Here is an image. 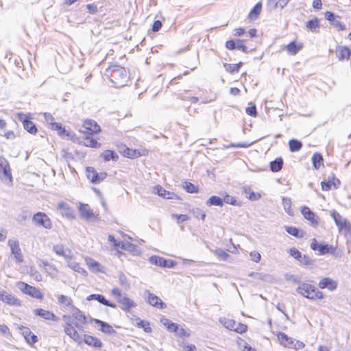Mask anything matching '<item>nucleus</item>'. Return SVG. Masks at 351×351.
<instances>
[{
    "label": "nucleus",
    "instance_id": "obj_19",
    "mask_svg": "<svg viewBox=\"0 0 351 351\" xmlns=\"http://www.w3.org/2000/svg\"><path fill=\"white\" fill-rule=\"evenodd\" d=\"M325 18L335 27H337L339 30L346 29V26L340 22L339 17L335 16L331 12H326L325 13Z\"/></svg>",
    "mask_w": 351,
    "mask_h": 351
},
{
    "label": "nucleus",
    "instance_id": "obj_22",
    "mask_svg": "<svg viewBox=\"0 0 351 351\" xmlns=\"http://www.w3.org/2000/svg\"><path fill=\"white\" fill-rule=\"evenodd\" d=\"M118 302L120 304L121 308L125 311H129L135 306V303L127 297L125 294L122 298L118 299Z\"/></svg>",
    "mask_w": 351,
    "mask_h": 351
},
{
    "label": "nucleus",
    "instance_id": "obj_2",
    "mask_svg": "<svg viewBox=\"0 0 351 351\" xmlns=\"http://www.w3.org/2000/svg\"><path fill=\"white\" fill-rule=\"evenodd\" d=\"M296 291L311 300H321L324 298V294L319 291L315 286L306 282L300 283L296 289Z\"/></svg>",
    "mask_w": 351,
    "mask_h": 351
},
{
    "label": "nucleus",
    "instance_id": "obj_18",
    "mask_svg": "<svg viewBox=\"0 0 351 351\" xmlns=\"http://www.w3.org/2000/svg\"><path fill=\"white\" fill-rule=\"evenodd\" d=\"M147 302L150 305L160 309L166 307V304L159 297L149 292H147Z\"/></svg>",
    "mask_w": 351,
    "mask_h": 351
},
{
    "label": "nucleus",
    "instance_id": "obj_34",
    "mask_svg": "<svg viewBox=\"0 0 351 351\" xmlns=\"http://www.w3.org/2000/svg\"><path fill=\"white\" fill-rule=\"evenodd\" d=\"M119 247L123 250L131 252L134 254L137 252L136 246L130 242L121 241V245Z\"/></svg>",
    "mask_w": 351,
    "mask_h": 351
},
{
    "label": "nucleus",
    "instance_id": "obj_8",
    "mask_svg": "<svg viewBox=\"0 0 351 351\" xmlns=\"http://www.w3.org/2000/svg\"><path fill=\"white\" fill-rule=\"evenodd\" d=\"M64 331L77 344L80 345L83 342V338L69 322H66L64 326Z\"/></svg>",
    "mask_w": 351,
    "mask_h": 351
},
{
    "label": "nucleus",
    "instance_id": "obj_50",
    "mask_svg": "<svg viewBox=\"0 0 351 351\" xmlns=\"http://www.w3.org/2000/svg\"><path fill=\"white\" fill-rule=\"evenodd\" d=\"M97 301H98L99 303L105 305V306H110V307H112V308H116V304H114V303H112V302H110L108 300H106L105 298V297L102 295H100V294H98L97 295V298L96 299Z\"/></svg>",
    "mask_w": 351,
    "mask_h": 351
},
{
    "label": "nucleus",
    "instance_id": "obj_44",
    "mask_svg": "<svg viewBox=\"0 0 351 351\" xmlns=\"http://www.w3.org/2000/svg\"><path fill=\"white\" fill-rule=\"evenodd\" d=\"M289 145L290 151L292 152H295L299 151L302 148V143L298 140L291 139L289 142Z\"/></svg>",
    "mask_w": 351,
    "mask_h": 351
},
{
    "label": "nucleus",
    "instance_id": "obj_62",
    "mask_svg": "<svg viewBox=\"0 0 351 351\" xmlns=\"http://www.w3.org/2000/svg\"><path fill=\"white\" fill-rule=\"evenodd\" d=\"M245 112L251 117H256L257 114L256 106L253 105L246 108Z\"/></svg>",
    "mask_w": 351,
    "mask_h": 351
},
{
    "label": "nucleus",
    "instance_id": "obj_33",
    "mask_svg": "<svg viewBox=\"0 0 351 351\" xmlns=\"http://www.w3.org/2000/svg\"><path fill=\"white\" fill-rule=\"evenodd\" d=\"M219 322L221 324L223 325L227 329L234 331V329L237 326V322L229 318L222 317L219 319Z\"/></svg>",
    "mask_w": 351,
    "mask_h": 351
},
{
    "label": "nucleus",
    "instance_id": "obj_40",
    "mask_svg": "<svg viewBox=\"0 0 351 351\" xmlns=\"http://www.w3.org/2000/svg\"><path fill=\"white\" fill-rule=\"evenodd\" d=\"M154 192L157 193L159 196L162 197L165 199H170L171 197V193L166 191L164 188H162L160 186H156L154 188Z\"/></svg>",
    "mask_w": 351,
    "mask_h": 351
},
{
    "label": "nucleus",
    "instance_id": "obj_28",
    "mask_svg": "<svg viewBox=\"0 0 351 351\" xmlns=\"http://www.w3.org/2000/svg\"><path fill=\"white\" fill-rule=\"evenodd\" d=\"M22 334L24 336L27 342L29 344L35 343L38 341V337L36 335L32 334L30 330L28 328H23Z\"/></svg>",
    "mask_w": 351,
    "mask_h": 351
},
{
    "label": "nucleus",
    "instance_id": "obj_3",
    "mask_svg": "<svg viewBox=\"0 0 351 351\" xmlns=\"http://www.w3.org/2000/svg\"><path fill=\"white\" fill-rule=\"evenodd\" d=\"M16 287L23 293L32 298L36 299H43V293L38 289L36 288L35 287H32L24 282H18L16 283Z\"/></svg>",
    "mask_w": 351,
    "mask_h": 351
},
{
    "label": "nucleus",
    "instance_id": "obj_53",
    "mask_svg": "<svg viewBox=\"0 0 351 351\" xmlns=\"http://www.w3.org/2000/svg\"><path fill=\"white\" fill-rule=\"evenodd\" d=\"M119 284L125 289H128L130 287L126 276L123 274H121L119 278Z\"/></svg>",
    "mask_w": 351,
    "mask_h": 351
},
{
    "label": "nucleus",
    "instance_id": "obj_46",
    "mask_svg": "<svg viewBox=\"0 0 351 351\" xmlns=\"http://www.w3.org/2000/svg\"><path fill=\"white\" fill-rule=\"evenodd\" d=\"M282 206L285 212L289 215H293V210L291 208V200L289 197H282Z\"/></svg>",
    "mask_w": 351,
    "mask_h": 351
},
{
    "label": "nucleus",
    "instance_id": "obj_31",
    "mask_svg": "<svg viewBox=\"0 0 351 351\" xmlns=\"http://www.w3.org/2000/svg\"><path fill=\"white\" fill-rule=\"evenodd\" d=\"M67 265L71 269L79 274H81L84 276H86L87 274L86 271L82 268L77 263L73 261L72 259L67 260Z\"/></svg>",
    "mask_w": 351,
    "mask_h": 351
},
{
    "label": "nucleus",
    "instance_id": "obj_51",
    "mask_svg": "<svg viewBox=\"0 0 351 351\" xmlns=\"http://www.w3.org/2000/svg\"><path fill=\"white\" fill-rule=\"evenodd\" d=\"M58 301L60 304H63L65 306H69L72 304L71 298L64 295H60L58 298Z\"/></svg>",
    "mask_w": 351,
    "mask_h": 351
},
{
    "label": "nucleus",
    "instance_id": "obj_23",
    "mask_svg": "<svg viewBox=\"0 0 351 351\" xmlns=\"http://www.w3.org/2000/svg\"><path fill=\"white\" fill-rule=\"evenodd\" d=\"M83 342H85L87 345L90 346H93L97 348H99L102 346V343L99 339H98L95 337L88 335H84Z\"/></svg>",
    "mask_w": 351,
    "mask_h": 351
},
{
    "label": "nucleus",
    "instance_id": "obj_16",
    "mask_svg": "<svg viewBox=\"0 0 351 351\" xmlns=\"http://www.w3.org/2000/svg\"><path fill=\"white\" fill-rule=\"evenodd\" d=\"M319 287L322 289H328L330 291H334L337 287V282L330 278L326 277L321 279L319 282Z\"/></svg>",
    "mask_w": 351,
    "mask_h": 351
},
{
    "label": "nucleus",
    "instance_id": "obj_17",
    "mask_svg": "<svg viewBox=\"0 0 351 351\" xmlns=\"http://www.w3.org/2000/svg\"><path fill=\"white\" fill-rule=\"evenodd\" d=\"M53 252L58 256L64 257L66 259H72L73 254L69 249H64L63 245L58 244L53 246Z\"/></svg>",
    "mask_w": 351,
    "mask_h": 351
},
{
    "label": "nucleus",
    "instance_id": "obj_64",
    "mask_svg": "<svg viewBox=\"0 0 351 351\" xmlns=\"http://www.w3.org/2000/svg\"><path fill=\"white\" fill-rule=\"evenodd\" d=\"M342 231H343L346 236L351 237V224L350 222H347V223L343 226Z\"/></svg>",
    "mask_w": 351,
    "mask_h": 351
},
{
    "label": "nucleus",
    "instance_id": "obj_47",
    "mask_svg": "<svg viewBox=\"0 0 351 351\" xmlns=\"http://www.w3.org/2000/svg\"><path fill=\"white\" fill-rule=\"evenodd\" d=\"M312 162L315 169H318L323 162V157L319 153H315L312 157Z\"/></svg>",
    "mask_w": 351,
    "mask_h": 351
},
{
    "label": "nucleus",
    "instance_id": "obj_21",
    "mask_svg": "<svg viewBox=\"0 0 351 351\" xmlns=\"http://www.w3.org/2000/svg\"><path fill=\"white\" fill-rule=\"evenodd\" d=\"M330 216L333 218L335 224L339 228V230H343V226L347 223L348 221L343 218L339 213L334 210L331 211Z\"/></svg>",
    "mask_w": 351,
    "mask_h": 351
},
{
    "label": "nucleus",
    "instance_id": "obj_12",
    "mask_svg": "<svg viewBox=\"0 0 351 351\" xmlns=\"http://www.w3.org/2000/svg\"><path fill=\"white\" fill-rule=\"evenodd\" d=\"M0 300L12 306H20L21 301L15 298L13 295L7 293L5 291H0Z\"/></svg>",
    "mask_w": 351,
    "mask_h": 351
},
{
    "label": "nucleus",
    "instance_id": "obj_29",
    "mask_svg": "<svg viewBox=\"0 0 351 351\" xmlns=\"http://www.w3.org/2000/svg\"><path fill=\"white\" fill-rule=\"evenodd\" d=\"M278 339L280 343V344L283 345L285 347L292 348V344L293 343V341L291 337H289L285 333L280 332L278 335Z\"/></svg>",
    "mask_w": 351,
    "mask_h": 351
},
{
    "label": "nucleus",
    "instance_id": "obj_25",
    "mask_svg": "<svg viewBox=\"0 0 351 351\" xmlns=\"http://www.w3.org/2000/svg\"><path fill=\"white\" fill-rule=\"evenodd\" d=\"M95 324H98L100 326V330L101 332L106 334H112L115 332L113 328L109 325L108 323L101 321L99 319H92Z\"/></svg>",
    "mask_w": 351,
    "mask_h": 351
},
{
    "label": "nucleus",
    "instance_id": "obj_45",
    "mask_svg": "<svg viewBox=\"0 0 351 351\" xmlns=\"http://www.w3.org/2000/svg\"><path fill=\"white\" fill-rule=\"evenodd\" d=\"M123 156L130 158H138L141 156L140 152L136 149L125 147L123 152Z\"/></svg>",
    "mask_w": 351,
    "mask_h": 351
},
{
    "label": "nucleus",
    "instance_id": "obj_5",
    "mask_svg": "<svg viewBox=\"0 0 351 351\" xmlns=\"http://www.w3.org/2000/svg\"><path fill=\"white\" fill-rule=\"evenodd\" d=\"M33 222L38 226L43 227L45 229L52 228V222L49 216L43 212H38L32 217Z\"/></svg>",
    "mask_w": 351,
    "mask_h": 351
},
{
    "label": "nucleus",
    "instance_id": "obj_24",
    "mask_svg": "<svg viewBox=\"0 0 351 351\" xmlns=\"http://www.w3.org/2000/svg\"><path fill=\"white\" fill-rule=\"evenodd\" d=\"M85 261L89 269L93 272L103 271V267L99 263H98L95 260L91 258H86Z\"/></svg>",
    "mask_w": 351,
    "mask_h": 351
},
{
    "label": "nucleus",
    "instance_id": "obj_35",
    "mask_svg": "<svg viewBox=\"0 0 351 351\" xmlns=\"http://www.w3.org/2000/svg\"><path fill=\"white\" fill-rule=\"evenodd\" d=\"M282 165V159L281 158H277L270 162V169L273 172H278L281 170Z\"/></svg>",
    "mask_w": 351,
    "mask_h": 351
},
{
    "label": "nucleus",
    "instance_id": "obj_1",
    "mask_svg": "<svg viewBox=\"0 0 351 351\" xmlns=\"http://www.w3.org/2000/svg\"><path fill=\"white\" fill-rule=\"evenodd\" d=\"M106 75L117 88L124 86L129 80L125 69L117 64L110 66L106 70Z\"/></svg>",
    "mask_w": 351,
    "mask_h": 351
},
{
    "label": "nucleus",
    "instance_id": "obj_7",
    "mask_svg": "<svg viewBox=\"0 0 351 351\" xmlns=\"http://www.w3.org/2000/svg\"><path fill=\"white\" fill-rule=\"evenodd\" d=\"M79 212L82 219L87 221H96L98 219L97 215H95L87 204H80Z\"/></svg>",
    "mask_w": 351,
    "mask_h": 351
},
{
    "label": "nucleus",
    "instance_id": "obj_14",
    "mask_svg": "<svg viewBox=\"0 0 351 351\" xmlns=\"http://www.w3.org/2000/svg\"><path fill=\"white\" fill-rule=\"evenodd\" d=\"M72 315L76 319V322L73 324L74 326L81 330L82 328V324L86 322V317L84 313L80 309L75 308Z\"/></svg>",
    "mask_w": 351,
    "mask_h": 351
},
{
    "label": "nucleus",
    "instance_id": "obj_57",
    "mask_svg": "<svg viewBox=\"0 0 351 351\" xmlns=\"http://www.w3.org/2000/svg\"><path fill=\"white\" fill-rule=\"evenodd\" d=\"M250 189H245V193H247L249 191V196L247 197L250 200H257L261 197V195L259 193H256L253 191H250Z\"/></svg>",
    "mask_w": 351,
    "mask_h": 351
},
{
    "label": "nucleus",
    "instance_id": "obj_41",
    "mask_svg": "<svg viewBox=\"0 0 351 351\" xmlns=\"http://www.w3.org/2000/svg\"><path fill=\"white\" fill-rule=\"evenodd\" d=\"M206 204L208 206L215 205L218 206H222L223 205V198L218 196H211L207 201Z\"/></svg>",
    "mask_w": 351,
    "mask_h": 351
},
{
    "label": "nucleus",
    "instance_id": "obj_36",
    "mask_svg": "<svg viewBox=\"0 0 351 351\" xmlns=\"http://www.w3.org/2000/svg\"><path fill=\"white\" fill-rule=\"evenodd\" d=\"M160 322L164 326H165L168 330L170 332L176 331L178 329V324L172 322L171 320L166 317L161 318Z\"/></svg>",
    "mask_w": 351,
    "mask_h": 351
},
{
    "label": "nucleus",
    "instance_id": "obj_60",
    "mask_svg": "<svg viewBox=\"0 0 351 351\" xmlns=\"http://www.w3.org/2000/svg\"><path fill=\"white\" fill-rule=\"evenodd\" d=\"M289 254L298 261H299L302 256L301 252L295 247L289 250Z\"/></svg>",
    "mask_w": 351,
    "mask_h": 351
},
{
    "label": "nucleus",
    "instance_id": "obj_56",
    "mask_svg": "<svg viewBox=\"0 0 351 351\" xmlns=\"http://www.w3.org/2000/svg\"><path fill=\"white\" fill-rule=\"evenodd\" d=\"M172 218L176 219V221L178 223H181V222L186 221L189 219V217L187 215H184V214H182V215L173 214V215H172Z\"/></svg>",
    "mask_w": 351,
    "mask_h": 351
},
{
    "label": "nucleus",
    "instance_id": "obj_9",
    "mask_svg": "<svg viewBox=\"0 0 351 351\" xmlns=\"http://www.w3.org/2000/svg\"><path fill=\"white\" fill-rule=\"evenodd\" d=\"M8 245L10 247L11 253L14 255L16 261L19 263H22L23 261V256L21 253L19 241L14 239H10L8 241Z\"/></svg>",
    "mask_w": 351,
    "mask_h": 351
},
{
    "label": "nucleus",
    "instance_id": "obj_43",
    "mask_svg": "<svg viewBox=\"0 0 351 351\" xmlns=\"http://www.w3.org/2000/svg\"><path fill=\"white\" fill-rule=\"evenodd\" d=\"M306 27L312 32H316V29L319 27V20L317 18L309 20L306 22Z\"/></svg>",
    "mask_w": 351,
    "mask_h": 351
},
{
    "label": "nucleus",
    "instance_id": "obj_61",
    "mask_svg": "<svg viewBox=\"0 0 351 351\" xmlns=\"http://www.w3.org/2000/svg\"><path fill=\"white\" fill-rule=\"evenodd\" d=\"M241 64H242L241 62H240L239 64H228L227 71L232 73L238 72Z\"/></svg>",
    "mask_w": 351,
    "mask_h": 351
},
{
    "label": "nucleus",
    "instance_id": "obj_59",
    "mask_svg": "<svg viewBox=\"0 0 351 351\" xmlns=\"http://www.w3.org/2000/svg\"><path fill=\"white\" fill-rule=\"evenodd\" d=\"M173 332H176L177 335L181 337H187L190 336V333L188 332L185 329L183 328H179V326L178 325V329L176 331H173Z\"/></svg>",
    "mask_w": 351,
    "mask_h": 351
},
{
    "label": "nucleus",
    "instance_id": "obj_20",
    "mask_svg": "<svg viewBox=\"0 0 351 351\" xmlns=\"http://www.w3.org/2000/svg\"><path fill=\"white\" fill-rule=\"evenodd\" d=\"M302 214L306 219L311 222L312 226H317L318 225V221L315 217V214L312 212L308 207L304 206L302 209Z\"/></svg>",
    "mask_w": 351,
    "mask_h": 351
},
{
    "label": "nucleus",
    "instance_id": "obj_4",
    "mask_svg": "<svg viewBox=\"0 0 351 351\" xmlns=\"http://www.w3.org/2000/svg\"><path fill=\"white\" fill-rule=\"evenodd\" d=\"M0 178L5 184H10L12 180L9 163L1 156H0Z\"/></svg>",
    "mask_w": 351,
    "mask_h": 351
},
{
    "label": "nucleus",
    "instance_id": "obj_38",
    "mask_svg": "<svg viewBox=\"0 0 351 351\" xmlns=\"http://www.w3.org/2000/svg\"><path fill=\"white\" fill-rule=\"evenodd\" d=\"M262 9V4L261 2L257 3L254 7L252 8V10L250 11L249 14V18L251 20L256 19L259 14L261 13Z\"/></svg>",
    "mask_w": 351,
    "mask_h": 351
},
{
    "label": "nucleus",
    "instance_id": "obj_10",
    "mask_svg": "<svg viewBox=\"0 0 351 351\" xmlns=\"http://www.w3.org/2000/svg\"><path fill=\"white\" fill-rule=\"evenodd\" d=\"M18 119L23 122L24 128L30 134H36L37 128L35 124L29 120L27 115L23 112H18L16 114Z\"/></svg>",
    "mask_w": 351,
    "mask_h": 351
},
{
    "label": "nucleus",
    "instance_id": "obj_63",
    "mask_svg": "<svg viewBox=\"0 0 351 351\" xmlns=\"http://www.w3.org/2000/svg\"><path fill=\"white\" fill-rule=\"evenodd\" d=\"M215 254L221 259V260H226L227 258L229 256L228 254L225 252L224 250L221 249H217L215 251Z\"/></svg>",
    "mask_w": 351,
    "mask_h": 351
},
{
    "label": "nucleus",
    "instance_id": "obj_49",
    "mask_svg": "<svg viewBox=\"0 0 351 351\" xmlns=\"http://www.w3.org/2000/svg\"><path fill=\"white\" fill-rule=\"evenodd\" d=\"M84 144L86 147L94 148L99 147L101 145L95 139L90 137H87L84 139Z\"/></svg>",
    "mask_w": 351,
    "mask_h": 351
},
{
    "label": "nucleus",
    "instance_id": "obj_55",
    "mask_svg": "<svg viewBox=\"0 0 351 351\" xmlns=\"http://www.w3.org/2000/svg\"><path fill=\"white\" fill-rule=\"evenodd\" d=\"M223 203H226V204H232V205H238V206H240L239 204H237V201L236 200V199L232 197V196H230L229 195H226L224 196V197L223 198Z\"/></svg>",
    "mask_w": 351,
    "mask_h": 351
},
{
    "label": "nucleus",
    "instance_id": "obj_48",
    "mask_svg": "<svg viewBox=\"0 0 351 351\" xmlns=\"http://www.w3.org/2000/svg\"><path fill=\"white\" fill-rule=\"evenodd\" d=\"M299 263L300 265L306 267H312L314 265L315 261L311 258L309 256L306 255H302L301 258L299 259Z\"/></svg>",
    "mask_w": 351,
    "mask_h": 351
},
{
    "label": "nucleus",
    "instance_id": "obj_13",
    "mask_svg": "<svg viewBox=\"0 0 351 351\" xmlns=\"http://www.w3.org/2000/svg\"><path fill=\"white\" fill-rule=\"evenodd\" d=\"M58 209L60 210L62 216H64L67 219H73L75 218L73 210L69 206V205L64 202H61L58 204Z\"/></svg>",
    "mask_w": 351,
    "mask_h": 351
},
{
    "label": "nucleus",
    "instance_id": "obj_37",
    "mask_svg": "<svg viewBox=\"0 0 351 351\" xmlns=\"http://www.w3.org/2000/svg\"><path fill=\"white\" fill-rule=\"evenodd\" d=\"M87 178L90 180L92 183L97 184V178L99 176L93 167H88L86 169Z\"/></svg>",
    "mask_w": 351,
    "mask_h": 351
},
{
    "label": "nucleus",
    "instance_id": "obj_39",
    "mask_svg": "<svg viewBox=\"0 0 351 351\" xmlns=\"http://www.w3.org/2000/svg\"><path fill=\"white\" fill-rule=\"evenodd\" d=\"M285 230L287 233L295 237L302 238L303 237V232L295 227L285 226Z\"/></svg>",
    "mask_w": 351,
    "mask_h": 351
},
{
    "label": "nucleus",
    "instance_id": "obj_32",
    "mask_svg": "<svg viewBox=\"0 0 351 351\" xmlns=\"http://www.w3.org/2000/svg\"><path fill=\"white\" fill-rule=\"evenodd\" d=\"M101 157L104 158L105 162L110 161V160L113 161H117L119 158L118 154L112 150H106L101 154Z\"/></svg>",
    "mask_w": 351,
    "mask_h": 351
},
{
    "label": "nucleus",
    "instance_id": "obj_30",
    "mask_svg": "<svg viewBox=\"0 0 351 351\" xmlns=\"http://www.w3.org/2000/svg\"><path fill=\"white\" fill-rule=\"evenodd\" d=\"M336 54L339 60L348 59L350 56V51L348 47H339L336 49Z\"/></svg>",
    "mask_w": 351,
    "mask_h": 351
},
{
    "label": "nucleus",
    "instance_id": "obj_58",
    "mask_svg": "<svg viewBox=\"0 0 351 351\" xmlns=\"http://www.w3.org/2000/svg\"><path fill=\"white\" fill-rule=\"evenodd\" d=\"M236 49L241 50L245 53L247 52V47L244 45L243 40H240V39L236 40Z\"/></svg>",
    "mask_w": 351,
    "mask_h": 351
},
{
    "label": "nucleus",
    "instance_id": "obj_11",
    "mask_svg": "<svg viewBox=\"0 0 351 351\" xmlns=\"http://www.w3.org/2000/svg\"><path fill=\"white\" fill-rule=\"evenodd\" d=\"M100 131V127L97 123L91 119L86 120L83 125L82 132L84 134H94Z\"/></svg>",
    "mask_w": 351,
    "mask_h": 351
},
{
    "label": "nucleus",
    "instance_id": "obj_15",
    "mask_svg": "<svg viewBox=\"0 0 351 351\" xmlns=\"http://www.w3.org/2000/svg\"><path fill=\"white\" fill-rule=\"evenodd\" d=\"M34 313L35 315L39 316L45 320L58 321V317L55 314L48 310L36 308L34 310Z\"/></svg>",
    "mask_w": 351,
    "mask_h": 351
},
{
    "label": "nucleus",
    "instance_id": "obj_26",
    "mask_svg": "<svg viewBox=\"0 0 351 351\" xmlns=\"http://www.w3.org/2000/svg\"><path fill=\"white\" fill-rule=\"evenodd\" d=\"M132 324L138 327L143 328L144 331L146 332H150L152 331V328L149 326V323L145 320L141 319L139 317H135L132 319Z\"/></svg>",
    "mask_w": 351,
    "mask_h": 351
},
{
    "label": "nucleus",
    "instance_id": "obj_54",
    "mask_svg": "<svg viewBox=\"0 0 351 351\" xmlns=\"http://www.w3.org/2000/svg\"><path fill=\"white\" fill-rule=\"evenodd\" d=\"M183 186L188 193H193L197 191V186L191 182H185Z\"/></svg>",
    "mask_w": 351,
    "mask_h": 351
},
{
    "label": "nucleus",
    "instance_id": "obj_42",
    "mask_svg": "<svg viewBox=\"0 0 351 351\" xmlns=\"http://www.w3.org/2000/svg\"><path fill=\"white\" fill-rule=\"evenodd\" d=\"M149 261L152 264H154V265H158L160 267H164V265H165V263H166L165 258H164L162 257L158 256H150L149 258Z\"/></svg>",
    "mask_w": 351,
    "mask_h": 351
},
{
    "label": "nucleus",
    "instance_id": "obj_27",
    "mask_svg": "<svg viewBox=\"0 0 351 351\" xmlns=\"http://www.w3.org/2000/svg\"><path fill=\"white\" fill-rule=\"evenodd\" d=\"M302 44H297L295 41H292L286 46V49L289 55L295 56L302 49Z\"/></svg>",
    "mask_w": 351,
    "mask_h": 351
},
{
    "label": "nucleus",
    "instance_id": "obj_6",
    "mask_svg": "<svg viewBox=\"0 0 351 351\" xmlns=\"http://www.w3.org/2000/svg\"><path fill=\"white\" fill-rule=\"evenodd\" d=\"M311 248L314 251H318L320 255H324L326 254H333L335 248L332 245H329L326 243L319 244L315 239H311Z\"/></svg>",
    "mask_w": 351,
    "mask_h": 351
},
{
    "label": "nucleus",
    "instance_id": "obj_52",
    "mask_svg": "<svg viewBox=\"0 0 351 351\" xmlns=\"http://www.w3.org/2000/svg\"><path fill=\"white\" fill-rule=\"evenodd\" d=\"M50 128L53 130L58 131L60 135H63L66 132L64 128L60 123L55 122L50 126Z\"/></svg>",
    "mask_w": 351,
    "mask_h": 351
}]
</instances>
